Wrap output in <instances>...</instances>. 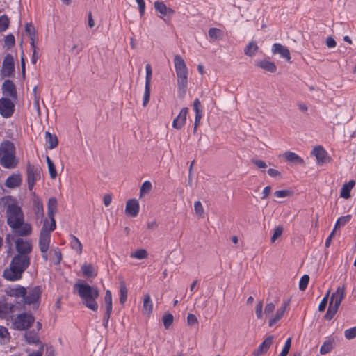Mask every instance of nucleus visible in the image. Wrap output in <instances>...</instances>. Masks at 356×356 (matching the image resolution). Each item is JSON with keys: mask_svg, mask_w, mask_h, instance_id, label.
I'll return each instance as SVG.
<instances>
[{"mask_svg": "<svg viewBox=\"0 0 356 356\" xmlns=\"http://www.w3.org/2000/svg\"><path fill=\"white\" fill-rule=\"evenodd\" d=\"M282 232H283L282 226L280 225V226L277 227L274 229L273 234L271 236V242H273V243L275 242V240L282 235Z\"/></svg>", "mask_w": 356, "mask_h": 356, "instance_id": "obj_56", "label": "nucleus"}, {"mask_svg": "<svg viewBox=\"0 0 356 356\" xmlns=\"http://www.w3.org/2000/svg\"><path fill=\"white\" fill-rule=\"evenodd\" d=\"M309 282V276L308 275H304L301 277L299 281V289L300 291H305Z\"/></svg>", "mask_w": 356, "mask_h": 356, "instance_id": "obj_49", "label": "nucleus"}, {"mask_svg": "<svg viewBox=\"0 0 356 356\" xmlns=\"http://www.w3.org/2000/svg\"><path fill=\"white\" fill-rule=\"evenodd\" d=\"M4 44L8 49L12 48L15 44V39L13 34L10 33L5 36Z\"/></svg>", "mask_w": 356, "mask_h": 356, "instance_id": "obj_48", "label": "nucleus"}, {"mask_svg": "<svg viewBox=\"0 0 356 356\" xmlns=\"http://www.w3.org/2000/svg\"><path fill=\"white\" fill-rule=\"evenodd\" d=\"M104 302L106 310H113L112 294L110 290H106L104 296Z\"/></svg>", "mask_w": 356, "mask_h": 356, "instance_id": "obj_46", "label": "nucleus"}, {"mask_svg": "<svg viewBox=\"0 0 356 356\" xmlns=\"http://www.w3.org/2000/svg\"><path fill=\"white\" fill-rule=\"evenodd\" d=\"M119 299L121 305H124L127 299V289L124 282H120Z\"/></svg>", "mask_w": 356, "mask_h": 356, "instance_id": "obj_40", "label": "nucleus"}, {"mask_svg": "<svg viewBox=\"0 0 356 356\" xmlns=\"http://www.w3.org/2000/svg\"><path fill=\"white\" fill-rule=\"evenodd\" d=\"M7 224L12 229H17L24 223V216L19 206L15 203L9 204L6 208Z\"/></svg>", "mask_w": 356, "mask_h": 356, "instance_id": "obj_4", "label": "nucleus"}, {"mask_svg": "<svg viewBox=\"0 0 356 356\" xmlns=\"http://www.w3.org/2000/svg\"><path fill=\"white\" fill-rule=\"evenodd\" d=\"M45 229V227L42 228L40 232L38 245L41 252L48 251L51 241V234L48 233Z\"/></svg>", "mask_w": 356, "mask_h": 356, "instance_id": "obj_19", "label": "nucleus"}, {"mask_svg": "<svg viewBox=\"0 0 356 356\" xmlns=\"http://www.w3.org/2000/svg\"><path fill=\"white\" fill-rule=\"evenodd\" d=\"M334 347V340L329 339L325 340L320 348V353L325 355L330 353Z\"/></svg>", "mask_w": 356, "mask_h": 356, "instance_id": "obj_35", "label": "nucleus"}, {"mask_svg": "<svg viewBox=\"0 0 356 356\" xmlns=\"http://www.w3.org/2000/svg\"><path fill=\"white\" fill-rule=\"evenodd\" d=\"M152 187V183L149 181H144L140 187V195L149 193Z\"/></svg>", "mask_w": 356, "mask_h": 356, "instance_id": "obj_55", "label": "nucleus"}, {"mask_svg": "<svg viewBox=\"0 0 356 356\" xmlns=\"http://www.w3.org/2000/svg\"><path fill=\"white\" fill-rule=\"evenodd\" d=\"M263 302L262 301H259L257 303L255 307V314L256 316L258 319H261L263 318Z\"/></svg>", "mask_w": 356, "mask_h": 356, "instance_id": "obj_57", "label": "nucleus"}, {"mask_svg": "<svg viewBox=\"0 0 356 356\" xmlns=\"http://www.w3.org/2000/svg\"><path fill=\"white\" fill-rule=\"evenodd\" d=\"M6 293L15 298L16 307L24 308L26 305H32L34 309H38L41 302L42 288L39 285L24 287L17 284L7 288Z\"/></svg>", "mask_w": 356, "mask_h": 356, "instance_id": "obj_1", "label": "nucleus"}, {"mask_svg": "<svg viewBox=\"0 0 356 356\" xmlns=\"http://www.w3.org/2000/svg\"><path fill=\"white\" fill-rule=\"evenodd\" d=\"M259 49L256 41L250 42L244 49V54L250 57H253Z\"/></svg>", "mask_w": 356, "mask_h": 356, "instance_id": "obj_34", "label": "nucleus"}, {"mask_svg": "<svg viewBox=\"0 0 356 356\" xmlns=\"http://www.w3.org/2000/svg\"><path fill=\"white\" fill-rule=\"evenodd\" d=\"M24 271L10 263L8 268H6L3 271L2 276L8 281L15 282L22 278Z\"/></svg>", "mask_w": 356, "mask_h": 356, "instance_id": "obj_9", "label": "nucleus"}, {"mask_svg": "<svg viewBox=\"0 0 356 356\" xmlns=\"http://www.w3.org/2000/svg\"><path fill=\"white\" fill-rule=\"evenodd\" d=\"M15 250L18 254L29 256L33 247L31 242L22 238H17L15 241Z\"/></svg>", "mask_w": 356, "mask_h": 356, "instance_id": "obj_18", "label": "nucleus"}, {"mask_svg": "<svg viewBox=\"0 0 356 356\" xmlns=\"http://www.w3.org/2000/svg\"><path fill=\"white\" fill-rule=\"evenodd\" d=\"M0 164L7 169L15 168L18 164L15 147L10 140H4L0 144Z\"/></svg>", "mask_w": 356, "mask_h": 356, "instance_id": "obj_3", "label": "nucleus"}, {"mask_svg": "<svg viewBox=\"0 0 356 356\" xmlns=\"http://www.w3.org/2000/svg\"><path fill=\"white\" fill-rule=\"evenodd\" d=\"M15 111L14 103L7 97L0 99V115L6 118L13 115Z\"/></svg>", "mask_w": 356, "mask_h": 356, "instance_id": "obj_13", "label": "nucleus"}, {"mask_svg": "<svg viewBox=\"0 0 356 356\" xmlns=\"http://www.w3.org/2000/svg\"><path fill=\"white\" fill-rule=\"evenodd\" d=\"M10 264L25 272L31 264V257L17 254L12 258Z\"/></svg>", "mask_w": 356, "mask_h": 356, "instance_id": "obj_17", "label": "nucleus"}, {"mask_svg": "<svg viewBox=\"0 0 356 356\" xmlns=\"http://www.w3.org/2000/svg\"><path fill=\"white\" fill-rule=\"evenodd\" d=\"M140 210L139 203L136 199H131L127 202L125 213L127 216L131 217H136L138 216Z\"/></svg>", "mask_w": 356, "mask_h": 356, "instance_id": "obj_24", "label": "nucleus"}, {"mask_svg": "<svg viewBox=\"0 0 356 356\" xmlns=\"http://www.w3.org/2000/svg\"><path fill=\"white\" fill-rule=\"evenodd\" d=\"M46 161H47L48 170H49L50 177L51 179H55L57 176L56 166H55L54 162L51 160V159L48 156H46Z\"/></svg>", "mask_w": 356, "mask_h": 356, "instance_id": "obj_41", "label": "nucleus"}, {"mask_svg": "<svg viewBox=\"0 0 356 356\" xmlns=\"http://www.w3.org/2000/svg\"><path fill=\"white\" fill-rule=\"evenodd\" d=\"M16 305L8 302L5 297L0 298V318L6 319L14 312Z\"/></svg>", "mask_w": 356, "mask_h": 356, "instance_id": "obj_16", "label": "nucleus"}, {"mask_svg": "<svg viewBox=\"0 0 356 356\" xmlns=\"http://www.w3.org/2000/svg\"><path fill=\"white\" fill-rule=\"evenodd\" d=\"M355 185V181L352 179L348 182H346L341 187L340 191V196L344 199H348L350 197V191Z\"/></svg>", "mask_w": 356, "mask_h": 356, "instance_id": "obj_31", "label": "nucleus"}, {"mask_svg": "<svg viewBox=\"0 0 356 356\" xmlns=\"http://www.w3.org/2000/svg\"><path fill=\"white\" fill-rule=\"evenodd\" d=\"M194 210L198 216H202L204 212V209L200 201H196L194 203Z\"/></svg>", "mask_w": 356, "mask_h": 356, "instance_id": "obj_59", "label": "nucleus"}, {"mask_svg": "<svg viewBox=\"0 0 356 356\" xmlns=\"http://www.w3.org/2000/svg\"><path fill=\"white\" fill-rule=\"evenodd\" d=\"M291 346V338H288L285 341L284 347L279 356H286L289 352Z\"/></svg>", "mask_w": 356, "mask_h": 356, "instance_id": "obj_50", "label": "nucleus"}, {"mask_svg": "<svg viewBox=\"0 0 356 356\" xmlns=\"http://www.w3.org/2000/svg\"><path fill=\"white\" fill-rule=\"evenodd\" d=\"M188 113V108H183L179 115L174 119L172 122V127L177 129H181L186 124V116Z\"/></svg>", "mask_w": 356, "mask_h": 356, "instance_id": "obj_26", "label": "nucleus"}, {"mask_svg": "<svg viewBox=\"0 0 356 356\" xmlns=\"http://www.w3.org/2000/svg\"><path fill=\"white\" fill-rule=\"evenodd\" d=\"M162 320H163V325H164L165 328V329H168L169 327L173 323L174 317H173V315L172 314H170V313H165L163 316Z\"/></svg>", "mask_w": 356, "mask_h": 356, "instance_id": "obj_47", "label": "nucleus"}, {"mask_svg": "<svg viewBox=\"0 0 356 356\" xmlns=\"http://www.w3.org/2000/svg\"><path fill=\"white\" fill-rule=\"evenodd\" d=\"M345 286L343 285L339 286L336 291L332 294L328 309L324 316L325 320L330 321L334 318L345 296Z\"/></svg>", "mask_w": 356, "mask_h": 356, "instance_id": "obj_5", "label": "nucleus"}, {"mask_svg": "<svg viewBox=\"0 0 356 356\" xmlns=\"http://www.w3.org/2000/svg\"><path fill=\"white\" fill-rule=\"evenodd\" d=\"M290 305V300H284L281 307L277 310L275 314L271 317V318L269 320L268 325L270 327H273L274 325H275L284 316V314L286 311V309L289 307Z\"/></svg>", "mask_w": 356, "mask_h": 356, "instance_id": "obj_21", "label": "nucleus"}, {"mask_svg": "<svg viewBox=\"0 0 356 356\" xmlns=\"http://www.w3.org/2000/svg\"><path fill=\"white\" fill-rule=\"evenodd\" d=\"M35 322V317L31 312H22L17 314L12 320L11 328L18 331H26Z\"/></svg>", "mask_w": 356, "mask_h": 356, "instance_id": "obj_6", "label": "nucleus"}, {"mask_svg": "<svg viewBox=\"0 0 356 356\" xmlns=\"http://www.w3.org/2000/svg\"><path fill=\"white\" fill-rule=\"evenodd\" d=\"M74 289L77 291L82 303L87 308L94 312L97 311L98 303L97 299L99 296L97 288L92 286L88 283L78 282L74 284Z\"/></svg>", "mask_w": 356, "mask_h": 356, "instance_id": "obj_2", "label": "nucleus"}, {"mask_svg": "<svg viewBox=\"0 0 356 356\" xmlns=\"http://www.w3.org/2000/svg\"><path fill=\"white\" fill-rule=\"evenodd\" d=\"M255 65L271 73H274L277 70V67L275 64L273 62L266 59H264L262 60L257 62L255 63Z\"/></svg>", "mask_w": 356, "mask_h": 356, "instance_id": "obj_30", "label": "nucleus"}, {"mask_svg": "<svg viewBox=\"0 0 356 356\" xmlns=\"http://www.w3.org/2000/svg\"><path fill=\"white\" fill-rule=\"evenodd\" d=\"M81 271L83 275L88 277H93L97 275V272L95 271V269L93 267V266L91 264H88L86 263L82 265Z\"/></svg>", "mask_w": 356, "mask_h": 356, "instance_id": "obj_36", "label": "nucleus"}, {"mask_svg": "<svg viewBox=\"0 0 356 356\" xmlns=\"http://www.w3.org/2000/svg\"><path fill=\"white\" fill-rule=\"evenodd\" d=\"M41 169L38 166L31 164L29 162L26 166L27 184L29 191H32L38 179L40 178Z\"/></svg>", "mask_w": 356, "mask_h": 356, "instance_id": "obj_8", "label": "nucleus"}, {"mask_svg": "<svg viewBox=\"0 0 356 356\" xmlns=\"http://www.w3.org/2000/svg\"><path fill=\"white\" fill-rule=\"evenodd\" d=\"M143 309L147 312V314H151L153 309V303L151 300V297L149 294H145L143 299Z\"/></svg>", "mask_w": 356, "mask_h": 356, "instance_id": "obj_38", "label": "nucleus"}, {"mask_svg": "<svg viewBox=\"0 0 356 356\" xmlns=\"http://www.w3.org/2000/svg\"><path fill=\"white\" fill-rule=\"evenodd\" d=\"M45 141L49 149H53L56 147L58 143L57 136L49 131L45 132Z\"/></svg>", "mask_w": 356, "mask_h": 356, "instance_id": "obj_33", "label": "nucleus"}, {"mask_svg": "<svg viewBox=\"0 0 356 356\" xmlns=\"http://www.w3.org/2000/svg\"><path fill=\"white\" fill-rule=\"evenodd\" d=\"M330 290L327 291V292L326 293L325 296L321 300L320 304L318 305V311L319 312H323L325 309L327 304L328 298L330 296Z\"/></svg>", "mask_w": 356, "mask_h": 356, "instance_id": "obj_53", "label": "nucleus"}, {"mask_svg": "<svg viewBox=\"0 0 356 356\" xmlns=\"http://www.w3.org/2000/svg\"><path fill=\"white\" fill-rule=\"evenodd\" d=\"M174 65L177 76V82H188V68L184 60L180 55L175 56Z\"/></svg>", "mask_w": 356, "mask_h": 356, "instance_id": "obj_7", "label": "nucleus"}, {"mask_svg": "<svg viewBox=\"0 0 356 356\" xmlns=\"http://www.w3.org/2000/svg\"><path fill=\"white\" fill-rule=\"evenodd\" d=\"M252 163H253L258 168H267V165L265 161L259 159H252L251 160Z\"/></svg>", "mask_w": 356, "mask_h": 356, "instance_id": "obj_62", "label": "nucleus"}, {"mask_svg": "<svg viewBox=\"0 0 356 356\" xmlns=\"http://www.w3.org/2000/svg\"><path fill=\"white\" fill-rule=\"evenodd\" d=\"M193 109L195 112L194 131H195L197 126L200 124L203 113V111L201 108V102L199 99L196 98L194 99Z\"/></svg>", "mask_w": 356, "mask_h": 356, "instance_id": "obj_27", "label": "nucleus"}, {"mask_svg": "<svg viewBox=\"0 0 356 356\" xmlns=\"http://www.w3.org/2000/svg\"><path fill=\"white\" fill-rule=\"evenodd\" d=\"M25 31L30 38H35V29L31 23H27L25 27Z\"/></svg>", "mask_w": 356, "mask_h": 356, "instance_id": "obj_54", "label": "nucleus"}, {"mask_svg": "<svg viewBox=\"0 0 356 356\" xmlns=\"http://www.w3.org/2000/svg\"><path fill=\"white\" fill-rule=\"evenodd\" d=\"M222 33V31L218 28H210L208 31L209 38L212 39L218 38Z\"/></svg>", "mask_w": 356, "mask_h": 356, "instance_id": "obj_51", "label": "nucleus"}, {"mask_svg": "<svg viewBox=\"0 0 356 356\" xmlns=\"http://www.w3.org/2000/svg\"><path fill=\"white\" fill-rule=\"evenodd\" d=\"M188 82H177V93L179 98H184L186 93Z\"/></svg>", "mask_w": 356, "mask_h": 356, "instance_id": "obj_43", "label": "nucleus"}, {"mask_svg": "<svg viewBox=\"0 0 356 356\" xmlns=\"http://www.w3.org/2000/svg\"><path fill=\"white\" fill-rule=\"evenodd\" d=\"M33 211L37 218L44 216L43 204L39 197L35 196L33 199Z\"/></svg>", "mask_w": 356, "mask_h": 356, "instance_id": "obj_29", "label": "nucleus"}, {"mask_svg": "<svg viewBox=\"0 0 356 356\" xmlns=\"http://www.w3.org/2000/svg\"><path fill=\"white\" fill-rule=\"evenodd\" d=\"M311 155L316 157V164L318 165H323L325 163L330 162L332 160L327 152L321 145L315 146L311 152Z\"/></svg>", "mask_w": 356, "mask_h": 356, "instance_id": "obj_10", "label": "nucleus"}, {"mask_svg": "<svg viewBox=\"0 0 356 356\" xmlns=\"http://www.w3.org/2000/svg\"><path fill=\"white\" fill-rule=\"evenodd\" d=\"M19 236H26L31 233V227L28 223H23L22 225L17 227V229H13Z\"/></svg>", "mask_w": 356, "mask_h": 356, "instance_id": "obj_37", "label": "nucleus"}, {"mask_svg": "<svg viewBox=\"0 0 356 356\" xmlns=\"http://www.w3.org/2000/svg\"><path fill=\"white\" fill-rule=\"evenodd\" d=\"M291 192L289 190H280L276 191L274 193V195L277 197L283 198L290 195Z\"/></svg>", "mask_w": 356, "mask_h": 356, "instance_id": "obj_58", "label": "nucleus"}, {"mask_svg": "<svg viewBox=\"0 0 356 356\" xmlns=\"http://www.w3.org/2000/svg\"><path fill=\"white\" fill-rule=\"evenodd\" d=\"M24 338L26 343L29 345H35L38 348L42 346L44 348V344L40 341V336L35 330H27L24 333Z\"/></svg>", "mask_w": 356, "mask_h": 356, "instance_id": "obj_14", "label": "nucleus"}, {"mask_svg": "<svg viewBox=\"0 0 356 356\" xmlns=\"http://www.w3.org/2000/svg\"><path fill=\"white\" fill-rule=\"evenodd\" d=\"M71 247L73 250L79 252V253H81L82 251V244L81 241L74 236H72V240L70 242Z\"/></svg>", "mask_w": 356, "mask_h": 356, "instance_id": "obj_45", "label": "nucleus"}, {"mask_svg": "<svg viewBox=\"0 0 356 356\" xmlns=\"http://www.w3.org/2000/svg\"><path fill=\"white\" fill-rule=\"evenodd\" d=\"M187 323L189 325L197 324L198 321L196 316L193 314H188L187 316Z\"/></svg>", "mask_w": 356, "mask_h": 356, "instance_id": "obj_64", "label": "nucleus"}, {"mask_svg": "<svg viewBox=\"0 0 356 356\" xmlns=\"http://www.w3.org/2000/svg\"><path fill=\"white\" fill-rule=\"evenodd\" d=\"M351 218L352 216L350 214L339 217L337 220L333 229L336 230V229L338 227L340 228L345 226L348 222H349V221L351 220Z\"/></svg>", "mask_w": 356, "mask_h": 356, "instance_id": "obj_39", "label": "nucleus"}, {"mask_svg": "<svg viewBox=\"0 0 356 356\" xmlns=\"http://www.w3.org/2000/svg\"><path fill=\"white\" fill-rule=\"evenodd\" d=\"M136 1L138 6L140 15V17H143L145 14V3L144 0H136Z\"/></svg>", "mask_w": 356, "mask_h": 356, "instance_id": "obj_63", "label": "nucleus"}, {"mask_svg": "<svg viewBox=\"0 0 356 356\" xmlns=\"http://www.w3.org/2000/svg\"><path fill=\"white\" fill-rule=\"evenodd\" d=\"M346 339L350 340L356 337V326L347 329L344 331Z\"/></svg>", "mask_w": 356, "mask_h": 356, "instance_id": "obj_52", "label": "nucleus"}, {"mask_svg": "<svg viewBox=\"0 0 356 356\" xmlns=\"http://www.w3.org/2000/svg\"><path fill=\"white\" fill-rule=\"evenodd\" d=\"M57 207V200L55 197H51L49 199L48 204H47V213L48 216L51 221V229H56V220L54 219V213L56 212Z\"/></svg>", "mask_w": 356, "mask_h": 356, "instance_id": "obj_25", "label": "nucleus"}, {"mask_svg": "<svg viewBox=\"0 0 356 356\" xmlns=\"http://www.w3.org/2000/svg\"><path fill=\"white\" fill-rule=\"evenodd\" d=\"M2 92L5 96H9L13 99L17 98V92L16 86L13 81L6 79L2 85Z\"/></svg>", "mask_w": 356, "mask_h": 356, "instance_id": "obj_23", "label": "nucleus"}, {"mask_svg": "<svg viewBox=\"0 0 356 356\" xmlns=\"http://www.w3.org/2000/svg\"><path fill=\"white\" fill-rule=\"evenodd\" d=\"M131 258L137 259H143L147 258V252L144 249H138L136 250L134 252H132L130 255Z\"/></svg>", "mask_w": 356, "mask_h": 356, "instance_id": "obj_44", "label": "nucleus"}, {"mask_svg": "<svg viewBox=\"0 0 356 356\" xmlns=\"http://www.w3.org/2000/svg\"><path fill=\"white\" fill-rule=\"evenodd\" d=\"M1 74L3 77H9L15 71V63L11 54H8L3 61Z\"/></svg>", "mask_w": 356, "mask_h": 356, "instance_id": "obj_15", "label": "nucleus"}, {"mask_svg": "<svg viewBox=\"0 0 356 356\" xmlns=\"http://www.w3.org/2000/svg\"><path fill=\"white\" fill-rule=\"evenodd\" d=\"M273 54H280V58H284L288 63H291V57L289 49L280 43H275L272 46Z\"/></svg>", "mask_w": 356, "mask_h": 356, "instance_id": "obj_20", "label": "nucleus"}, {"mask_svg": "<svg viewBox=\"0 0 356 356\" xmlns=\"http://www.w3.org/2000/svg\"><path fill=\"white\" fill-rule=\"evenodd\" d=\"M154 7L156 12L159 13L158 15L159 17L163 19L165 22H166L167 19L170 20L172 15L175 14V10L169 7H167L163 1H155L154 3Z\"/></svg>", "mask_w": 356, "mask_h": 356, "instance_id": "obj_12", "label": "nucleus"}, {"mask_svg": "<svg viewBox=\"0 0 356 356\" xmlns=\"http://www.w3.org/2000/svg\"><path fill=\"white\" fill-rule=\"evenodd\" d=\"M22 183V178L19 174H14L9 176L5 182V185L10 188H14L19 186Z\"/></svg>", "mask_w": 356, "mask_h": 356, "instance_id": "obj_32", "label": "nucleus"}, {"mask_svg": "<svg viewBox=\"0 0 356 356\" xmlns=\"http://www.w3.org/2000/svg\"><path fill=\"white\" fill-rule=\"evenodd\" d=\"M112 313V310H106L104 314L102 325L105 328L108 327V321Z\"/></svg>", "mask_w": 356, "mask_h": 356, "instance_id": "obj_61", "label": "nucleus"}, {"mask_svg": "<svg viewBox=\"0 0 356 356\" xmlns=\"http://www.w3.org/2000/svg\"><path fill=\"white\" fill-rule=\"evenodd\" d=\"M54 254L55 257V259H54V261H53L54 264L58 265L60 263V261L62 260L61 252L58 248H56L54 250Z\"/></svg>", "mask_w": 356, "mask_h": 356, "instance_id": "obj_60", "label": "nucleus"}, {"mask_svg": "<svg viewBox=\"0 0 356 356\" xmlns=\"http://www.w3.org/2000/svg\"><path fill=\"white\" fill-rule=\"evenodd\" d=\"M283 158L291 165L305 166L304 159L295 152L287 151L284 153Z\"/></svg>", "mask_w": 356, "mask_h": 356, "instance_id": "obj_22", "label": "nucleus"}, {"mask_svg": "<svg viewBox=\"0 0 356 356\" xmlns=\"http://www.w3.org/2000/svg\"><path fill=\"white\" fill-rule=\"evenodd\" d=\"M10 24V19L6 15L0 16V32L6 31Z\"/></svg>", "mask_w": 356, "mask_h": 356, "instance_id": "obj_42", "label": "nucleus"}, {"mask_svg": "<svg viewBox=\"0 0 356 356\" xmlns=\"http://www.w3.org/2000/svg\"><path fill=\"white\" fill-rule=\"evenodd\" d=\"M273 336L269 335L268 336L264 341L258 346V348L254 350V355L255 356H259L262 353L266 352L272 345L273 341Z\"/></svg>", "mask_w": 356, "mask_h": 356, "instance_id": "obj_28", "label": "nucleus"}, {"mask_svg": "<svg viewBox=\"0 0 356 356\" xmlns=\"http://www.w3.org/2000/svg\"><path fill=\"white\" fill-rule=\"evenodd\" d=\"M146 76L145 91L143 94V106H146L150 99L151 80L152 76V69L150 64L145 66Z\"/></svg>", "mask_w": 356, "mask_h": 356, "instance_id": "obj_11", "label": "nucleus"}]
</instances>
